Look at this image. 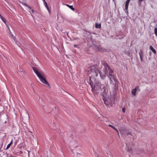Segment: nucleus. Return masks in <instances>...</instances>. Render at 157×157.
Here are the masks:
<instances>
[{"mask_svg":"<svg viewBox=\"0 0 157 157\" xmlns=\"http://www.w3.org/2000/svg\"><path fill=\"white\" fill-rule=\"evenodd\" d=\"M94 78H92L91 76H89V79L88 81V82L90 85L92 89V91H93L94 90H98L99 89L101 91L103 97L106 96L108 93V85L107 84H101L100 82H96L94 86L93 82H92V79H94Z\"/></svg>","mask_w":157,"mask_h":157,"instance_id":"obj_1","label":"nucleus"},{"mask_svg":"<svg viewBox=\"0 0 157 157\" xmlns=\"http://www.w3.org/2000/svg\"><path fill=\"white\" fill-rule=\"evenodd\" d=\"M103 67L102 71H101L99 73L101 79H104L106 77V75L109 73H113V71L111 69L109 66L106 63L102 64Z\"/></svg>","mask_w":157,"mask_h":157,"instance_id":"obj_2","label":"nucleus"},{"mask_svg":"<svg viewBox=\"0 0 157 157\" xmlns=\"http://www.w3.org/2000/svg\"><path fill=\"white\" fill-rule=\"evenodd\" d=\"M87 74L90 75L92 78H95L97 77L99 72L98 70L97 69L95 65H92L89 67L87 69Z\"/></svg>","mask_w":157,"mask_h":157,"instance_id":"obj_3","label":"nucleus"},{"mask_svg":"<svg viewBox=\"0 0 157 157\" xmlns=\"http://www.w3.org/2000/svg\"><path fill=\"white\" fill-rule=\"evenodd\" d=\"M32 68L34 72L39 78L40 81L46 86L49 87L50 86L47 82L46 79L43 77V73H41L39 72L38 70L35 67H33Z\"/></svg>","mask_w":157,"mask_h":157,"instance_id":"obj_4","label":"nucleus"},{"mask_svg":"<svg viewBox=\"0 0 157 157\" xmlns=\"http://www.w3.org/2000/svg\"><path fill=\"white\" fill-rule=\"evenodd\" d=\"M113 73H109V75L108 77L110 81V84L114 83L113 81L114 82V83L116 84L117 83V81L115 78V76L113 74H112Z\"/></svg>","mask_w":157,"mask_h":157,"instance_id":"obj_5","label":"nucleus"},{"mask_svg":"<svg viewBox=\"0 0 157 157\" xmlns=\"http://www.w3.org/2000/svg\"><path fill=\"white\" fill-rule=\"evenodd\" d=\"M94 48L96 50L101 52H105L106 50L104 48L101 47L99 44H96L94 45Z\"/></svg>","mask_w":157,"mask_h":157,"instance_id":"obj_6","label":"nucleus"},{"mask_svg":"<svg viewBox=\"0 0 157 157\" xmlns=\"http://www.w3.org/2000/svg\"><path fill=\"white\" fill-rule=\"evenodd\" d=\"M130 0H127L125 3V12L127 14L128 13V8L129 3L130 2Z\"/></svg>","mask_w":157,"mask_h":157,"instance_id":"obj_7","label":"nucleus"},{"mask_svg":"<svg viewBox=\"0 0 157 157\" xmlns=\"http://www.w3.org/2000/svg\"><path fill=\"white\" fill-rule=\"evenodd\" d=\"M130 0H127L125 3V12L127 14L128 13V8L129 3L130 2Z\"/></svg>","mask_w":157,"mask_h":157,"instance_id":"obj_8","label":"nucleus"},{"mask_svg":"<svg viewBox=\"0 0 157 157\" xmlns=\"http://www.w3.org/2000/svg\"><path fill=\"white\" fill-rule=\"evenodd\" d=\"M140 91V89H139L138 86H137L136 87V88L132 90L131 91V93L132 95L134 96H135L136 95V91Z\"/></svg>","mask_w":157,"mask_h":157,"instance_id":"obj_9","label":"nucleus"},{"mask_svg":"<svg viewBox=\"0 0 157 157\" xmlns=\"http://www.w3.org/2000/svg\"><path fill=\"white\" fill-rule=\"evenodd\" d=\"M78 147V145L77 143L75 142L74 143H73L72 146L71 147V149L72 150H74V148L77 147Z\"/></svg>","mask_w":157,"mask_h":157,"instance_id":"obj_10","label":"nucleus"},{"mask_svg":"<svg viewBox=\"0 0 157 157\" xmlns=\"http://www.w3.org/2000/svg\"><path fill=\"white\" fill-rule=\"evenodd\" d=\"M139 54L140 56V58L141 61V62H143V51L142 50H140V51L139 52Z\"/></svg>","mask_w":157,"mask_h":157,"instance_id":"obj_11","label":"nucleus"},{"mask_svg":"<svg viewBox=\"0 0 157 157\" xmlns=\"http://www.w3.org/2000/svg\"><path fill=\"white\" fill-rule=\"evenodd\" d=\"M150 49L154 53V54H155L156 53V50L155 49H154L152 46L150 45L149 47Z\"/></svg>","mask_w":157,"mask_h":157,"instance_id":"obj_12","label":"nucleus"},{"mask_svg":"<svg viewBox=\"0 0 157 157\" xmlns=\"http://www.w3.org/2000/svg\"><path fill=\"white\" fill-rule=\"evenodd\" d=\"M0 17L2 20V21L4 22V23L6 25V19H5L0 14Z\"/></svg>","mask_w":157,"mask_h":157,"instance_id":"obj_13","label":"nucleus"},{"mask_svg":"<svg viewBox=\"0 0 157 157\" xmlns=\"http://www.w3.org/2000/svg\"><path fill=\"white\" fill-rule=\"evenodd\" d=\"M95 27L96 28H101V24L95 23Z\"/></svg>","mask_w":157,"mask_h":157,"instance_id":"obj_14","label":"nucleus"},{"mask_svg":"<svg viewBox=\"0 0 157 157\" xmlns=\"http://www.w3.org/2000/svg\"><path fill=\"white\" fill-rule=\"evenodd\" d=\"M74 157H81V154L78 153H76L75 154Z\"/></svg>","mask_w":157,"mask_h":157,"instance_id":"obj_15","label":"nucleus"},{"mask_svg":"<svg viewBox=\"0 0 157 157\" xmlns=\"http://www.w3.org/2000/svg\"><path fill=\"white\" fill-rule=\"evenodd\" d=\"M108 126L112 128H113L116 131H117L118 132V131L117 130V129L114 126H113L112 125H111V124H109Z\"/></svg>","mask_w":157,"mask_h":157,"instance_id":"obj_16","label":"nucleus"},{"mask_svg":"<svg viewBox=\"0 0 157 157\" xmlns=\"http://www.w3.org/2000/svg\"><path fill=\"white\" fill-rule=\"evenodd\" d=\"M66 5L68 7H69L70 9H71L73 11H75V9L73 8L72 6H70L68 4H66Z\"/></svg>","mask_w":157,"mask_h":157,"instance_id":"obj_17","label":"nucleus"},{"mask_svg":"<svg viewBox=\"0 0 157 157\" xmlns=\"http://www.w3.org/2000/svg\"><path fill=\"white\" fill-rule=\"evenodd\" d=\"M7 27L8 28V29L9 30V33L13 37V38L14 40H15V36H13V35L12 34V33L11 32L10 30V28L8 27V26H7Z\"/></svg>","mask_w":157,"mask_h":157,"instance_id":"obj_18","label":"nucleus"},{"mask_svg":"<svg viewBox=\"0 0 157 157\" xmlns=\"http://www.w3.org/2000/svg\"><path fill=\"white\" fill-rule=\"evenodd\" d=\"M104 103L106 105H109V103H108L107 101L105 100H104Z\"/></svg>","mask_w":157,"mask_h":157,"instance_id":"obj_19","label":"nucleus"},{"mask_svg":"<svg viewBox=\"0 0 157 157\" xmlns=\"http://www.w3.org/2000/svg\"><path fill=\"white\" fill-rule=\"evenodd\" d=\"M44 0V5L45 6V7H48V5H47V2L45 1L44 0Z\"/></svg>","mask_w":157,"mask_h":157,"instance_id":"obj_20","label":"nucleus"},{"mask_svg":"<svg viewBox=\"0 0 157 157\" xmlns=\"http://www.w3.org/2000/svg\"><path fill=\"white\" fill-rule=\"evenodd\" d=\"M24 5L25 6H26L28 7L29 9H31V8L29 6H28L27 5L26 3H24Z\"/></svg>","mask_w":157,"mask_h":157,"instance_id":"obj_21","label":"nucleus"},{"mask_svg":"<svg viewBox=\"0 0 157 157\" xmlns=\"http://www.w3.org/2000/svg\"><path fill=\"white\" fill-rule=\"evenodd\" d=\"M11 144H9L7 146V147L6 148V149H8L10 147V145H11Z\"/></svg>","mask_w":157,"mask_h":157,"instance_id":"obj_22","label":"nucleus"},{"mask_svg":"<svg viewBox=\"0 0 157 157\" xmlns=\"http://www.w3.org/2000/svg\"><path fill=\"white\" fill-rule=\"evenodd\" d=\"M125 108H124L122 109V111L123 113H125Z\"/></svg>","mask_w":157,"mask_h":157,"instance_id":"obj_23","label":"nucleus"},{"mask_svg":"<svg viewBox=\"0 0 157 157\" xmlns=\"http://www.w3.org/2000/svg\"><path fill=\"white\" fill-rule=\"evenodd\" d=\"M46 8H47V10L49 12V13H50V10L49 8H48V7H46Z\"/></svg>","mask_w":157,"mask_h":157,"instance_id":"obj_24","label":"nucleus"},{"mask_svg":"<svg viewBox=\"0 0 157 157\" xmlns=\"http://www.w3.org/2000/svg\"><path fill=\"white\" fill-rule=\"evenodd\" d=\"M127 136H129V135H131V133H130V132H128V133L127 134Z\"/></svg>","mask_w":157,"mask_h":157,"instance_id":"obj_25","label":"nucleus"},{"mask_svg":"<svg viewBox=\"0 0 157 157\" xmlns=\"http://www.w3.org/2000/svg\"><path fill=\"white\" fill-rule=\"evenodd\" d=\"M13 143V139H12L10 144H12Z\"/></svg>","mask_w":157,"mask_h":157,"instance_id":"obj_26","label":"nucleus"},{"mask_svg":"<svg viewBox=\"0 0 157 157\" xmlns=\"http://www.w3.org/2000/svg\"><path fill=\"white\" fill-rule=\"evenodd\" d=\"M31 11H32V13H34V11L33 9H32L31 10Z\"/></svg>","mask_w":157,"mask_h":157,"instance_id":"obj_27","label":"nucleus"},{"mask_svg":"<svg viewBox=\"0 0 157 157\" xmlns=\"http://www.w3.org/2000/svg\"><path fill=\"white\" fill-rule=\"evenodd\" d=\"M144 0H139V1L140 2H142Z\"/></svg>","mask_w":157,"mask_h":157,"instance_id":"obj_28","label":"nucleus"},{"mask_svg":"<svg viewBox=\"0 0 157 157\" xmlns=\"http://www.w3.org/2000/svg\"><path fill=\"white\" fill-rule=\"evenodd\" d=\"M78 45L75 44L74 45V47H77Z\"/></svg>","mask_w":157,"mask_h":157,"instance_id":"obj_29","label":"nucleus"}]
</instances>
